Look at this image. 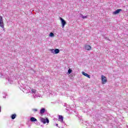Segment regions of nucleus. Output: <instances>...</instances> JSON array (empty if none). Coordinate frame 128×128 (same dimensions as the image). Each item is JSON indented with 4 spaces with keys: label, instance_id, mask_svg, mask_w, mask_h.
Masks as SVG:
<instances>
[{
    "label": "nucleus",
    "instance_id": "f257e3e1",
    "mask_svg": "<svg viewBox=\"0 0 128 128\" xmlns=\"http://www.w3.org/2000/svg\"><path fill=\"white\" fill-rule=\"evenodd\" d=\"M102 84H106L108 82V80L106 79V76H104V75H102Z\"/></svg>",
    "mask_w": 128,
    "mask_h": 128
},
{
    "label": "nucleus",
    "instance_id": "f03ea898",
    "mask_svg": "<svg viewBox=\"0 0 128 128\" xmlns=\"http://www.w3.org/2000/svg\"><path fill=\"white\" fill-rule=\"evenodd\" d=\"M40 122H42L44 124H49L50 123V120H48V118H46V119L44 118H40Z\"/></svg>",
    "mask_w": 128,
    "mask_h": 128
},
{
    "label": "nucleus",
    "instance_id": "7ed1b4c3",
    "mask_svg": "<svg viewBox=\"0 0 128 128\" xmlns=\"http://www.w3.org/2000/svg\"><path fill=\"white\" fill-rule=\"evenodd\" d=\"M60 20L62 24V27L64 28V26L66 24V20H64L62 19V18L61 17L60 18Z\"/></svg>",
    "mask_w": 128,
    "mask_h": 128
},
{
    "label": "nucleus",
    "instance_id": "20e7f679",
    "mask_svg": "<svg viewBox=\"0 0 128 128\" xmlns=\"http://www.w3.org/2000/svg\"><path fill=\"white\" fill-rule=\"evenodd\" d=\"M0 26L2 28H4V21L2 20V16H0Z\"/></svg>",
    "mask_w": 128,
    "mask_h": 128
},
{
    "label": "nucleus",
    "instance_id": "39448f33",
    "mask_svg": "<svg viewBox=\"0 0 128 128\" xmlns=\"http://www.w3.org/2000/svg\"><path fill=\"white\" fill-rule=\"evenodd\" d=\"M122 10L118 9L113 12V14H120V12H122Z\"/></svg>",
    "mask_w": 128,
    "mask_h": 128
},
{
    "label": "nucleus",
    "instance_id": "423d86ee",
    "mask_svg": "<svg viewBox=\"0 0 128 128\" xmlns=\"http://www.w3.org/2000/svg\"><path fill=\"white\" fill-rule=\"evenodd\" d=\"M54 53H55L56 54H58L60 52V50H58V48L55 49V50L52 49L50 50V51L52 52H54Z\"/></svg>",
    "mask_w": 128,
    "mask_h": 128
},
{
    "label": "nucleus",
    "instance_id": "0eeeda50",
    "mask_svg": "<svg viewBox=\"0 0 128 128\" xmlns=\"http://www.w3.org/2000/svg\"><path fill=\"white\" fill-rule=\"evenodd\" d=\"M85 50H92V47L90 45H86Z\"/></svg>",
    "mask_w": 128,
    "mask_h": 128
},
{
    "label": "nucleus",
    "instance_id": "6e6552de",
    "mask_svg": "<svg viewBox=\"0 0 128 128\" xmlns=\"http://www.w3.org/2000/svg\"><path fill=\"white\" fill-rule=\"evenodd\" d=\"M82 74H83V76H84L88 78H90V76L88 75V74L84 72H82Z\"/></svg>",
    "mask_w": 128,
    "mask_h": 128
},
{
    "label": "nucleus",
    "instance_id": "1a4fd4ad",
    "mask_svg": "<svg viewBox=\"0 0 128 128\" xmlns=\"http://www.w3.org/2000/svg\"><path fill=\"white\" fill-rule=\"evenodd\" d=\"M45 112H46V109H44V108H42L40 110V114H44Z\"/></svg>",
    "mask_w": 128,
    "mask_h": 128
},
{
    "label": "nucleus",
    "instance_id": "9d476101",
    "mask_svg": "<svg viewBox=\"0 0 128 128\" xmlns=\"http://www.w3.org/2000/svg\"><path fill=\"white\" fill-rule=\"evenodd\" d=\"M58 118L60 122H64V118L62 117V116L60 115Z\"/></svg>",
    "mask_w": 128,
    "mask_h": 128
},
{
    "label": "nucleus",
    "instance_id": "9b49d317",
    "mask_svg": "<svg viewBox=\"0 0 128 128\" xmlns=\"http://www.w3.org/2000/svg\"><path fill=\"white\" fill-rule=\"evenodd\" d=\"M30 120L31 122H36L38 120H36V118H34V117H32L30 118Z\"/></svg>",
    "mask_w": 128,
    "mask_h": 128
},
{
    "label": "nucleus",
    "instance_id": "f8f14e48",
    "mask_svg": "<svg viewBox=\"0 0 128 128\" xmlns=\"http://www.w3.org/2000/svg\"><path fill=\"white\" fill-rule=\"evenodd\" d=\"M16 114H13L12 115L11 118H12V120H14V118H16Z\"/></svg>",
    "mask_w": 128,
    "mask_h": 128
},
{
    "label": "nucleus",
    "instance_id": "ddd939ff",
    "mask_svg": "<svg viewBox=\"0 0 128 128\" xmlns=\"http://www.w3.org/2000/svg\"><path fill=\"white\" fill-rule=\"evenodd\" d=\"M31 92L32 94H36V90L35 89L32 88L31 90Z\"/></svg>",
    "mask_w": 128,
    "mask_h": 128
},
{
    "label": "nucleus",
    "instance_id": "4468645a",
    "mask_svg": "<svg viewBox=\"0 0 128 128\" xmlns=\"http://www.w3.org/2000/svg\"><path fill=\"white\" fill-rule=\"evenodd\" d=\"M72 70L70 68H69L68 70V73H69V74H72Z\"/></svg>",
    "mask_w": 128,
    "mask_h": 128
},
{
    "label": "nucleus",
    "instance_id": "2eb2a0df",
    "mask_svg": "<svg viewBox=\"0 0 128 128\" xmlns=\"http://www.w3.org/2000/svg\"><path fill=\"white\" fill-rule=\"evenodd\" d=\"M50 36H54V33H52V32H50Z\"/></svg>",
    "mask_w": 128,
    "mask_h": 128
},
{
    "label": "nucleus",
    "instance_id": "dca6fc26",
    "mask_svg": "<svg viewBox=\"0 0 128 128\" xmlns=\"http://www.w3.org/2000/svg\"><path fill=\"white\" fill-rule=\"evenodd\" d=\"M88 16H82V18H86Z\"/></svg>",
    "mask_w": 128,
    "mask_h": 128
},
{
    "label": "nucleus",
    "instance_id": "f3484780",
    "mask_svg": "<svg viewBox=\"0 0 128 128\" xmlns=\"http://www.w3.org/2000/svg\"><path fill=\"white\" fill-rule=\"evenodd\" d=\"M33 112H38V109L34 108L32 110Z\"/></svg>",
    "mask_w": 128,
    "mask_h": 128
},
{
    "label": "nucleus",
    "instance_id": "a211bd4d",
    "mask_svg": "<svg viewBox=\"0 0 128 128\" xmlns=\"http://www.w3.org/2000/svg\"><path fill=\"white\" fill-rule=\"evenodd\" d=\"M2 112V107L0 106V112Z\"/></svg>",
    "mask_w": 128,
    "mask_h": 128
},
{
    "label": "nucleus",
    "instance_id": "6ab92c4d",
    "mask_svg": "<svg viewBox=\"0 0 128 128\" xmlns=\"http://www.w3.org/2000/svg\"><path fill=\"white\" fill-rule=\"evenodd\" d=\"M56 126H58V124H56Z\"/></svg>",
    "mask_w": 128,
    "mask_h": 128
}]
</instances>
